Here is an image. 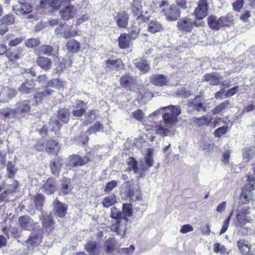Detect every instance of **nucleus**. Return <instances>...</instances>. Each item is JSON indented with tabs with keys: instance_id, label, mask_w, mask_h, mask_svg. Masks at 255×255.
I'll list each match as a JSON object with an SVG mask.
<instances>
[{
	"instance_id": "nucleus-1",
	"label": "nucleus",
	"mask_w": 255,
	"mask_h": 255,
	"mask_svg": "<svg viewBox=\"0 0 255 255\" xmlns=\"http://www.w3.org/2000/svg\"><path fill=\"white\" fill-rule=\"evenodd\" d=\"M233 16L227 14L219 18L214 15H210L207 18V23L209 27L218 31L222 27L230 26L233 23Z\"/></svg>"
},
{
	"instance_id": "nucleus-2",
	"label": "nucleus",
	"mask_w": 255,
	"mask_h": 255,
	"mask_svg": "<svg viewBox=\"0 0 255 255\" xmlns=\"http://www.w3.org/2000/svg\"><path fill=\"white\" fill-rule=\"evenodd\" d=\"M58 48H57L55 52H54V48L52 46L47 44H42L39 47L35 48L34 53L38 56L36 59L37 64H51V61L49 58L40 55L45 54L48 56H55L58 58Z\"/></svg>"
},
{
	"instance_id": "nucleus-3",
	"label": "nucleus",
	"mask_w": 255,
	"mask_h": 255,
	"mask_svg": "<svg viewBox=\"0 0 255 255\" xmlns=\"http://www.w3.org/2000/svg\"><path fill=\"white\" fill-rule=\"evenodd\" d=\"M110 217L115 220L112 221L111 230L119 235H125V231L122 234V231L120 229V225L122 220V212L116 207H113L111 210Z\"/></svg>"
},
{
	"instance_id": "nucleus-4",
	"label": "nucleus",
	"mask_w": 255,
	"mask_h": 255,
	"mask_svg": "<svg viewBox=\"0 0 255 255\" xmlns=\"http://www.w3.org/2000/svg\"><path fill=\"white\" fill-rule=\"evenodd\" d=\"M139 32L133 31L130 34L122 33L118 38V46L121 49H128L132 46V40L138 35Z\"/></svg>"
},
{
	"instance_id": "nucleus-5",
	"label": "nucleus",
	"mask_w": 255,
	"mask_h": 255,
	"mask_svg": "<svg viewBox=\"0 0 255 255\" xmlns=\"http://www.w3.org/2000/svg\"><path fill=\"white\" fill-rule=\"evenodd\" d=\"M62 8H59V15L61 19L65 21H68L73 18L77 13V9L74 4L71 3L62 4Z\"/></svg>"
},
{
	"instance_id": "nucleus-6",
	"label": "nucleus",
	"mask_w": 255,
	"mask_h": 255,
	"mask_svg": "<svg viewBox=\"0 0 255 255\" xmlns=\"http://www.w3.org/2000/svg\"><path fill=\"white\" fill-rule=\"evenodd\" d=\"M38 228L33 229L28 239L25 241L27 245L35 247L38 246L42 241L43 231L38 226Z\"/></svg>"
},
{
	"instance_id": "nucleus-7",
	"label": "nucleus",
	"mask_w": 255,
	"mask_h": 255,
	"mask_svg": "<svg viewBox=\"0 0 255 255\" xmlns=\"http://www.w3.org/2000/svg\"><path fill=\"white\" fill-rule=\"evenodd\" d=\"M12 10L17 15H27L32 12L33 5L28 2L18 1V3L12 6Z\"/></svg>"
},
{
	"instance_id": "nucleus-8",
	"label": "nucleus",
	"mask_w": 255,
	"mask_h": 255,
	"mask_svg": "<svg viewBox=\"0 0 255 255\" xmlns=\"http://www.w3.org/2000/svg\"><path fill=\"white\" fill-rule=\"evenodd\" d=\"M119 81L122 88L129 91H134L133 88L137 85L136 78L131 76L129 73L122 75Z\"/></svg>"
},
{
	"instance_id": "nucleus-9",
	"label": "nucleus",
	"mask_w": 255,
	"mask_h": 255,
	"mask_svg": "<svg viewBox=\"0 0 255 255\" xmlns=\"http://www.w3.org/2000/svg\"><path fill=\"white\" fill-rule=\"evenodd\" d=\"M42 191L47 195L54 194L57 190V182L56 178L50 176L43 181L41 187Z\"/></svg>"
},
{
	"instance_id": "nucleus-10",
	"label": "nucleus",
	"mask_w": 255,
	"mask_h": 255,
	"mask_svg": "<svg viewBox=\"0 0 255 255\" xmlns=\"http://www.w3.org/2000/svg\"><path fill=\"white\" fill-rule=\"evenodd\" d=\"M209 5L206 0H200L197 3L193 14L199 20L204 19L208 14Z\"/></svg>"
},
{
	"instance_id": "nucleus-11",
	"label": "nucleus",
	"mask_w": 255,
	"mask_h": 255,
	"mask_svg": "<svg viewBox=\"0 0 255 255\" xmlns=\"http://www.w3.org/2000/svg\"><path fill=\"white\" fill-rule=\"evenodd\" d=\"M43 230L48 234L53 232L55 227V222L51 214H42L39 217Z\"/></svg>"
},
{
	"instance_id": "nucleus-12",
	"label": "nucleus",
	"mask_w": 255,
	"mask_h": 255,
	"mask_svg": "<svg viewBox=\"0 0 255 255\" xmlns=\"http://www.w3.org/2000/svg\"><path fill=\"white\" fill-rule=\"evenodd\" d=\"M53 213L56 218H64L67 214L68 206L57 199L54 200L52 204Z\"/></svg>"
},
{
	"instance_id": "nucleus-13",
	"label": "nucleus",
	"mask_w": 255,
	"mask_h": 255,
	"mask_svg": "<svg viewBox=\"0 0 255 255\" xmlns=\"http://www.w3.org/2000/svg\"><path fill=\"white\" fill-rule=\"evenodd\" d=\"M73 188L71 179L69 177H63L60 181L58 194L63 196L67 195L71 192Z\"/></svg>"
},
{
	"instance_id": "nucleus-14",
	"label": "nucleus",
	"mask_w": 255,
	"mask_h": 255,
	"mask_svg": "<svg viewBox=\"0 0 255 255\" xmlns=\"http://www.w3.org/2000/svg\"><path fill=\"white\" fill-rule=\"evenodd\" d=\"M63 158L59 156H56L55 158L50 161L49 168L53 175L58 177L62 167L63 166Z\"/></svg>"
},
{
	"instance_id": "nucleus-15",
	"label": "nucleus",
	"mask_w": 255,
	"mask_h": 255,
	"mask_svg": "<svg viewBox=\"0 0 255 255\" xmlns=\"http://www.w3.org/2000/svg\"><path fill=\"white\" fill-rule=\"evenodd\" d=\"M45 152L49 154L58 155L61 147L58 141L53 138H49L45 141Z\"/></svg>"
},
{
	"instance_id": "nucleus-16",
	"label": "nucleus",
	"mask_w": 255,
	"mask_h": 255,
	"mask_svg": "<svg viewBox=\"0 0 255 255\" xmlns=\"http://www.w3.org/2000/svg\"><path fill=\"white\" fill-rule=\"evenodd\" d=\"M91 161L87 155L81 157L78 154H72L70 156L69 162L72 167L82 166Z\"/></svg>"
},
{
	"instance_id": "nucleus-17",
	"label": "nucleus",
	"mask_w": 255,
	"mask_h": 255,
	"mask_svg": "<svg viewBox=\"0 0 255 255\" xmlns=\"http://www.w3.org/2000/svg\"><path fill=\"white\" fill-rule=\"evenodd\" d=\"M125 183L126 184V190L124 192L125 198L132 199L135 192H136L137 194L136 196L135 199L138 200L141 199V192L138 189H136L135 191L134 190L133 183H131V182L129 180L126 181Z\"/></svg>"
},
{
	"instance_id": "nucleus-18",
	"label": "nucleus",
	"mask_w": 255,
	"mask_h": 255,
	"mask_svg": "<svg viewBox=\"0 0 255 255\" xmlns=\"http://www.w3.org/2000/svg\"><path fill=\"white\" fill-rule=\"evenodd\" d=\"M150 83L156 86L163 87L170 85L169 79L163 74H154L150 77Z\"/></svg>"
},
{
	"instance_id": "nucleus-19",
	"label": "nucleus",
	"mask_w": 255,
	"mask_h": 255,
	"mask_svg": "<svg viewBox=\"0 0 255 255\" xmlns=\"http://www.w3.org/2000/svg\"><path fill=\"white\" fill-rule=\"evenodd\" d=\"M193 24L196 26L201 25V23H198L196 21L193 22L190 18H185L178 21L177 27L180 30L189 32L192 30Z\"/></svg>"
},
{
	"instance_id": "nucleus-20",
	"label": "nucleus",
	"mask_w": 255,
	"mask_h": 255,
	"mask_svg": "<svg viewBox=\"0 0 255 255\" xmlns=\"http://www.w3.org/2000/svg\"><path fill=\"white\" fill-rule=\"evenodd\" d=\"M119 242L114 237H110L106 240L104 243L105 254L112 255L118 248Z\"/></svg>"
},
{
	"instance_id": "nucleus-21",
	"label": "nucleus",
	"mask_w": 255,
	"mask_h": 255,
	"mask_svg": "<svg viewBox=\"0 0 255 255\" xmlns=\"http://www.w3.org/2000/svg\"><path fill=\"white\" fill-rule=\"evenodd\" d=\"M19 226L23 230L30 231L33 230L34 223L33 220L28 215L20 216L18 219Z\"/></svg>"
},
{
	"instance_id": "nucleus-22",
	"label": "nucleus",
	"mask_w": 255,
	"mask_h": 255,
	"mask_svg": "<svg viewBox=\"0 0 255 255\" xmlns=\"http://www.w3.org/2000/svg\"><path fill=\"white\" fill-rule=\"evenodd\" d=\"M115 19L119 27L126 28L128 23L129 15L126 11H121L118 12Z\"/></svg>"
},
{
	"instance_id": "nucleus-23",
	"label": "nucleus",
	"mask_w": 255,
	"mask_h": 255,
	"mask_svg": "<svg viewBox=\"0 0 255 255\" xmlns=\"http://www.w3.org/2000/svg\"><path fill=\"white\" fill-rule=\"evenodd\" d=\"M35 84L33 79H26L18 88L19 92L22 94H28L35 91Z\"/></svg>"
},
{
	"instance_id": "nucleus-24",
	"label": "nucleus",
	"mask_w": 255,
	"mask_h": 255,
	"mask_svg": "<svg viewBox=\"0 0 255 255\" xmlns=\"http://www.w3.org/2000/svg\"><path fill=\"white\" fill-rule=\"evenodd\" d=\"M22 48L18 47L16 49L9 48L6 53L5 56L9 62H15L21 58L22 56Z\"/></svg>"
},
{
	"instance_id": "nucleus-25",
	"label": "nucleus",
	"mask_w": 255,
	"mask_h": 255,
	"mask_svg": "<svg viewBox=\"0 0 255 255\" xmlns=\"http://www.w3.org/2000/svg\"><path fill=\"white\" fill-rule=\"evenodd\" d=\"M130 8L133 15L137 17L136 20H139L141 17H143L141 0H133Z\"/></svg>"
},
{
	"instance_id": "nucleus-26",
	"label": "nucleus",
	"mask_w": 255,
	"mask_h": 255,
	"mask_svg": "<svg viewBox=\"0 0 255 255\" xmlns=\"http://www.w3.org/2000/svg\"><path fill=\"white\" fill-rule=\"evenodd\" d=\"M98 244L96 241H89L84 245L85 250L90 255H100V249Z\"/></svg>"
},
{
	"instance_id": "nucleus-27",
	"label": "nucleus",
	"mask_w": 255,
	"mask_h": 255,
	"mask_svg": "<svg viewBox=\"0 0 255 255\" xmlns=\"http://www.w3.org/2000/svg\"><path fill=\"white\" fill-rule=\"evenodd\" d=\"M145 128L146 130H153L156 134H159L162 136H167L170 133V131L168 128H165L156 123H153L151 126L147 125Z\"/></svg>"
},
{
	"instance_id": "nucleus-28",
	"label": "nucleus",
	"mask_w": 255,
	"mask_h": 255,
	"mask_svg": "<svg viewBox=\"0 0 255 255\" xmlns=\"http://www.w3.org/2000/svg\"><path fill=\"white\" fill-rule=\"evenodd\" d=\"M255 201L252 192L248 190H242L240 196V203L243 205L249 204Z\"/></svg>"
},
{
	"instance_id": "nucleus-29",
	"label": "nucleus",
	"mask_w": 255,
	"mask_h": 255,
	"mask_svg": "<svg viewBox=\"0 0 255 255\" xmlns=\"http://www.w3.org/2000/svg\"><path fill=\"white\" fill-rule=\"evenodd\" d=\"M35 208L42 211L46 201V197L42 193H36L31 197Z\"/></svg>"
},
{
	"instance_id": "nucleus-30",
	"label": "nucleus",
	"mask_w": 255,
	"mask_h": 255,
	"mask_svg": "<svg viewBox=\"0 0 255 255\" xmlns=\"http://www.w3.org/2000/svg\"><path fill=\"white\" fill-rule=\"evenodd\" d=\"M211 116H203L199 118L193 117L192 119L194 123L198 127L208 126L212 121Z\"/></svg>"
},
{
	"instance_id": "nucleus-31",
	"label": "nucleus",
	"mask_w": 255,
	"mask_h": 255,
	"mask_svg": "<svg viewBox=\"0 0 255 255\" xmlns=\"http://www.w3.org/2000/svg\"><path fill=\"white\" fill-rule=\"evenodd\" d=\"M221 76L217 73L206 74L204 75V80L209 82L211 85L216 86L221 84Z\"/></svg>"
},
{
	"instance_id": "nucleus-32",
	"label": "nucleus",
	"mask_w": 255,
	"mask_h": 255,
	"mask_svg": "<svg viewBox=\"0 0 255 255\" xmlns=\"http://www.w3.org/2000/svg\"><path fill=\"white\" fill-rule=\"evenodd\" d=\"M53 92L52 90L46 89L43 91L35 93L34 96V99L36 103L38 104L42 103L45 98L51 95Z\"/></svg>"
},
{
	"instance_id": "nucleus-33",
	"label": "nucleus",
	"mask_w": 255,
	"mask_h": 255,
	"mask_svg": "<svg viewBox=\"0 0 255 255\" xmlns=\"http://www.w3.org/2000/svg\"><path fill=\"white\" fill-rule=\"evenodd\" d=\"M70 116V111L67 108L60 109L57 112V116L58 119L64 123H68L69 120Z\"/></svg>"
},
{
	"instance_id": "nucleus-34",
	"label": "nucleus",
	"mask_w": 255,
	"mask_h": 255,
	"mask_svg": "<svg viewBox=\"0 0 255 255\" xmlns=\"http://www.w3.org/2000/svg\"><path fill=\"white\" fill-rule=\"evenodd\" d=\"M117 197L115 194L113 193L104 198L102 202L103 206L108 208L117 203Z\"/></svg>"
},
{
	"instance_id": "nucleus-35",
	"label": "nucleus",
	"mask_w": 255,
	"mask_h": 255,
	"mask_svg": "<svg viewBox=\"0 0 255 255\" xmlns=\"http://www.w3.org/2000/svg\"><path fill=\"white\" fill-rule=\"evenodd\" d=\"M17 111L22 116L28 114L30 111L29 101L25 100L18 104Z\"/></svg>"
},
{
	"instance_id": "nucleus-36",
	"label": "nucleus",
	"mask_w": 255,
	"mask_h": 255,
	"mask_svg": "<svg viewBox=\"0 0 255 255\" xmlns=\"http://www.w3.org/2000/svg\"><path fill=\"white\" fill-rule=\"evenodd\" d=\"M247 180L242 190H248L252 192L255 189V180L254 176L250 173L246 176Z\"/></svg>"
},
{
	"instance_id": "nucleus-37",
	"label": "nucleus",
	"mask_w": 255,
	"mask_h": 255,
	"mask_svg": "<svg viewBox=\"0 0 255 255\" xmlns=\"http://www.w3.org/2000/svg\"><path fill=\"white\" fill-rule=\"evenodd\" d=\"M148 31L152 33L162 31L163 30V26L159 22L154 20L150 21L148 25Z\"/></svg>"
},
{
	"instance_id": "nucleus-38",
	"label": "nucleus",
	"mask_w": 255,
	"mask_h": 255,
	"mask_svg": "<svg viewBox=\"0 0 255 255\" xmlns=\"http://www.w3.org/2000/svg\"><path fill=\"white\" fill-rule=\"evenodd\" d=\"M66 48L69 51L73 53H76L80 50V43L75 39H71L67 41L66 43Z\"/></svg>"
},
{
	"instance_id": "nucleus-39",
	"label": "nucleus",
	"mask_w": 255,
	"mask_h": 255,
	"mask_svg": "<svg viewBox=\"0 0 255 255\" xmlns=\"http://www.w3.org/2000/svg\"><path fill=\"white\" fill-rule=\"evenodd\" d=\"M231 107V104L229 100H226L217 106L215 107L212 110V113L214 115H216L225 111L226 109Z\"/></svg>"
},
{
	"instance_id": "nucleus-40",
	"label": "nucleus",
	"mask_w": 255,
	"mask_h": 255,
	"mask_svg": "<svg viewBox=\"0 0 255 255\" xmlns=\"http://www.w3.org/2000/svg\"><path fill=\"white\" fill-rule=\"evenodd\" d=\"M236 219L237 220L236 226L240 228H243L247 223H249L252 220L247 216L238 213L236 216Z\"/></svg>"
},
{
	"instance_id": "nucleus-41",
	"label": "nucleus",
	"mask_w": 255,
	"mask_h": 255,
	"mask_svg": "<svg viewBox=\"0 0 255 255\" xmlns=\"http://www.w3.org/2000/svg\"><path fill=\"white\" fill-rule=\"evenodd\" d=\"M255 156V147L252 146L246 148L243 150V160L248 162L251 158Z\"/></svg>"
},
{
	"instance_id": "nucleus-42",
	"label": "nucleus",
	"mask_w": 255,
	"mask_h": 255,
	"mask_svg": "<svg viewBox=\"0 0 255 255\" xmlns=\"http://www.w3.org/2000/svg\"><path fill=\"white\" fill-rule=\"evenodd\" d=\"M162 11L168 20H175V6L174 5H171L168 8H163Z\"/></svg>"
},
{
	"instance_id": "nucleus-43",
	"label": "nucleus",
	"mask_w": 255,
	"mask_h": 255,
	"mask_svg": "<svg viewBox=\"0 0 255 255\" xmlns=\"http://www.w3.org/2000/svg\"><path fill=\"white\" fill-rule=\"evenodd\" d=\"M127 164L128 166V170L129 171L133 170L136 173L138 171V162L133 157H130L128 159Z\"/></svg>"
},
{
	"instance_id": "nucleus-44",
	"label": "nucleus",
	"mask_w": 255,
	"mask_h": 255,
	"mask_svg": "<svg viewBox=\"0 0 255 255\" xmlns=\"http://www.w3.org/2000/svg\"><path fill=\"white\" fill-rule=\"evenodd\" d=\"M104 129V125L100 122H97L95 124L88 128L86 132L89 134H92L100 131H103Z\"/></svg>"
},
{
	"instance_id": "nucleus-45",
	"label": "nucleus",
	"mask_w": 255,
	"mask_h": 255,
	"mask_svg": "<svg viewBox=\"0 0 255 255\" xmlns=\"http://www.w3.org/2000/svg\"><path fill=\"white\" fill-rule=\"evenodd\" d=\"M200 97H196L190 103V107H192L193 109H194L195 110L198 112L203 111V112H206V109L203 106L202 103L200 101H199V100H200Z\"/></svg>"
},
{
	"instance_id": "nucleus-46",
	"label": "nucleus",
	"mask_w": 255,
	"mask_h": 255,
	"mask_svg": "<svg viewBox=\"0 0 255 255\" xmlns=\"http://www.w3.org/2000/svg\"><path fill=\"white\" fill-rule=\"evenodd\" d=\"M153 149L149 148L147 149V153L145 157V162L148 167H150L153 165L154 160L153 158Z\"/></svg>"
},
{
	"instance_id": "nucleus-47",
	"label": "nucleus",
	"mask_w": 255,
	"mask_h": 255,
	"mask_svg": "<svg viewBox=\"0 0 255 255\" xmlns=\"http://www.w3.org/2000/svg\"><path fill=\"white\" fill-rule=\"evenodd\" d=\"M187 8L186 0H176V19L180 15L181 10H185Z\"/></svg>"
},
{
	"instance_id": "nucleus-48",
	"label": "nucleus",
	"mask_w": 255,
	"mask_h": 255,
	"mask_svg": "<svg viewBox=\"0 0 255 255\" xmlns=\"http://www.w3.org/2000/svg\"><path fill=\"white\" fill-rule=\"evenodd\" d=\"M0 20H1L3 23L8 26L14 23L15 17L12 13H8L2 16L0 18Z\"/></svg>"
},
{
	"instance_id": "nucleus-49",
	"label": "nucleus",
	"mask_w": 255,
	"mask_h": 255,
	"mask_svg": "<svg viewBox=\"0 0 255 255\" xmlns=\"http://www.w3.org/2000/svg\"><path fill=\"white\" fill-rule=\"evenodd\" d=\"M163 119L167 124H172L175 122V116L172 110L171 113H166L163 115Z\"/></svg>"
},
{
	"instance_id": "nucleus-50",
	"label": "nucleus",
	"mask_w": 255,
	"mask_h": 255,
	"mask_svg": "<svg viewBox=\"0 0 255 255\" xmlns=\"http://www.w3.org/2000/svg\"><path fill=\"white\" fill-rule=\"evenodd\" d=\"M48 124L50 130L55 132L58 131L62 126L60 122L58 120H50Z\"/></svg>"
},
{
	"instance_id": "nucleus-51",
	"label": "nucleus",
	"mask_w": 255,
	"mask_h": 255,
	"mask_svg": "<svg viewBox=\"0 0 255 255\" xmlns=\"http://www.w3.org/2000/svg\"><path fill=\"white\" fill-rule=\"evenodd\" d=\"M40 44V40L37 38H29L27 39L24 42L25 46L29 48H35L39 46Z\"/></svg>"
},
{
	"instance_id": "nucleus-52",
	"label": "nucleus",
	"mask_w": 255,
	"mask_h": 255,
	"mask_svg": "<svg viewBox=\"0 0 255 255\" xmlns=\"http://www.w3.org/2000/svg\"><path fill=\"white\" fill-rule=\"evenodd\" d=\"M123 212L125 216L130 217L133 215V210L131 204L124 203L123 204Z\"/></svg>"
},
{
	"instance_id": "nucleus-53",
	"label": "nucleus",
	"mask_w": 255,
	"mask_h": 255,
	"mask_svg": "<svg viewBox=\"0 0 255 255\" xmlns=\"http://www.w3.org/2000/svg\"><path fill=\"white\" fill-rule=\"evenodd\" d=\"M135 250L133 245H130L128 248H124L118 250L120 255H132Z\"/></svg>"
},
{
	"instance_id": "nucleus-54",
	"label": "nucleus",
	"mask_w": 255,
	"mask_h": 255,
	"mask_svg": "<svg viewBox=\"0 0 255 255\" xmlns=\"http://www.w3.org/2000/svg\"><path fill=\"white\" fill-rule=\"evenodd\" d=\"M7 176L9 178H13L16 172V169L10 161H8L7 164Z\"/></svg>"
},
{
	"instance_id": "nucleus-55",
	"label": "nucleus",
	"mask_w": 255,
	"mask_h": 255,
	"mask_svg": "<svg viewBox=\"0 0 255 255\" xmlns=\"http://www.w3.org/2000/svg\"><path fill=\"white\" fill-rule=\"evenodd\" d=\"M237 245L239 250L243 254L248 253L250 251V247L245 243L244 240L239 241Z\"/></svg>"
},
{
	"instance_id": "nucleus-56",
	"label": "nucleus",
	"mask_w": 255,
	"mask_h": 255,
	"mask_svg": "<svg viewBox=\"0 0 255 255\" xmlns=\"http://www.w3.org/2000/svg\"><path fill=\"white\" fill-rule=\"evenodd\" d=\"M118 185V181L116 180H112L108 182L105 186L104 191L105 193H109L111 192L114 188Z\"/></svg>"
},
{
	"instance_id": "nucleus-57",
	"label": "nucleus",
	"mask_w": 255,
	"mask_h": 255,
	"mask_svg": "<svg viewBox=\"0 0 255 255\" xmlns=\"http://www.w3.org/2000/svg\"><path fill=\"white\" fill-rule=\"evenodd\" d=\"M233 214V211H232L228 217L225 220V221L224 222V224L222 226V229L220 232V235H222L225 233L226 231L228 229V228L229 227V223L231 218V217L232 216Z\"/></svg>"
},
{
	"instance_id": "nucleus-58",
	"label": "nucleus",
	"mask_w": 255,
	"mask_h": 255,
	"mask_svg": "<svg viewBox=\"0 0 255 255\" xmlns=\"http://www.w3.org/2000/svg\"><path fill=\"white\" fill-rule=\"evenodd\" d=\"M18 187V183L17 181L14 180L13 183L11 184H9L7 187V189L5 190L9 194H12L16 192Z\"/></svg>"
},
{
	"instance_id": "nucleus-59",
	"label": "nucleus",
	"mask_w": 255,
	"mask_h": 255,
	"mask_svg": "<svg viewBox=\"0 0 255 255\" xmlns=\"http://www.w3.org/2000/svg\"><path fill=\"white\" fill-rule=\"evenodd\" d=\"M240 90V87L238 86H234L231 89L228 90L225 95V98H228L234 96L236 94H237Z\"/></svg>"
},
{
	"instance_id": "nucleus-60",
	"label": "nucleus",
	"mask_w": 255,
	"mask_h": 255,
	"mask_svg": "<svg viewBox=\"0 0 255 255\" xmlns=\"http://www.w3.org/2000/svg\"><path fill=\"white\" fill-rule=\"evenodd\" d=\"M228 127L223 126L217 128L214 131V135L215 137H219L224 134L227 131Z\"/></svg>"
},
{
	"instance_id": "nucleus-61",
	"label": "nucleus",
	"mask_w": 255,
	"mask_h": 255,
	"mask_svg": "<svg viewBox=\"0 0 255 255\" xmlns=\"http://www.w3.org/2000/svg\"><path fill=\"white\" fill-rule=\"evenodd\" d=\"M45 142H42L40 140L38 141L34 145V150L38 152L45 151Z\"/></svg>"
},
{
	"instance_id": "nucleus-62",
	"label": "nucleus",
	"mask_w": 255,
	"mask_h": 255,
	"mask_svg": "<svg viewBox=\"0 0 255 255\" xmlns=\"http://www.w3.org/2000/svg\"><path fill=\"white\" fill-rule=\"evenodd\" d=\"M133 118L137 121H141L143 119L144 114L142 110L137 109L132 113Z\"/></svg>"
},
{
	"instance_id": "nucleus-63",
	"label": "nucleus",
	"mask_w": 255,
	"mask_h": 255,
	"mask_svg": "<svg viewBox=\"0 0 255 255\" xmlns=\"http://www.w3.org/2000/svg\"><path fill=\"white\" fill-rule=\"evenodd\" d=\"M226 248L223 245H221L219 243H216L214 245V252L218 253H220L221 254H224L226 252Z\"/></svg>"
},
{
	"instance_id": "nucleus-64",
	"label": "nucleus",
	"mask_w": 255,
	"mask_h": 255,
	"mask_svg": "<svg viewBox=\"0 0 255 255\" xmlns=\"http://www.w3.org/2000/svg\"><path fill=\"white\" fill-rule=\"evenodd\" d=\"M244 4V0H237L233 3L234 9L236 11H240Z\"/></svg>"
}]
</instances>
